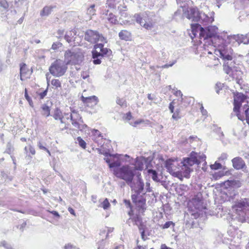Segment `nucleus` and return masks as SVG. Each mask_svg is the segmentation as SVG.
<instances>
[{"label":"nucleus","instance_id":"1","mask_svg":"<svg viewBox=\"0 0 249 249\" xmlns=\"http://www.w3.org/2000/svg\"><path fill=\"white\" fill-rule=\"evenodd\" d=\"M104 160L110 168H113V174L118 178L124 180L128 185H131L135 172L132 166L128 165L120 167L122 161L120 157H105Z\"/></svg>","mask_w":249,"mask_h":249},{"label":"nucleus","instance_id":"2","mask_svg":"<svg viewBox=\"0 0 249 249\" xmlns=\"http://www.w3.org/2000/svg\"><path fill=\"white\" fill-rule=\"evenodd\" d=\"M197 157H188L183 159L182 161H180L181 166V171H178L179 175H184V177L187 178H190V174L192 171L190 167L195 164L198 165L200 162L197 159Z\"/></svg>","mask_w":249,"mask_h":249},{"label":"nucleus","instance_id":"3","mask_svg":"<svg viewBox=\"0 0 249 249\" xmlns=\"http://www.w3.org/2000/svg\"><path fill=\"white\" fill-rule=\"evenodd\" d=\"M67 66L61 59H56L49 67V71L54 76L60 77L65 74Z\"/></svg>","mask_w":249,"mask_h":249},{"label":"nucleus","instance_id":"4","mask_svg":"<svg viewBox=\"0 0 249 249\" xmlns=\"http://www.w3.org/2000/svg\"><path fill=\"white\" fill-rule=\"evenodd\" d=\"M178 158H171L167 160L165 162V167L167 170L178 178L184 177V175H179L178 171H181V166L180 161Z\"/></svg>","mask_w":249,"mask_h":249},{"label":"nucleus","instance_id":"5","mask_svg":"<svg viewBox=\"0 0 249 249\" xmlns=\"http://www.w3.org/2000/svg\"><path fill=\"white\" fill-rule=\"evenodd\" d=\"M247 99V97L241 93H237L235 95L234 98L233 111L236 113L238 118L242 121H244L245 118L244 116L240 113V108L243 103L246 102L248 104V101Z\"/></svg>","mask_w":249,"mask_h":249},{"label":"nucleus","instance_id":"6","mask_svg":"<svg viewBox=\"0 0 249 249\" xmlns=\"http://www.w3.org/2000/svg\"><path fill=\"white\" fill-rule=\"evenodd\" d=\"M95 50L92 52V58L95 59L99 56H109L112 54V51L110 49L107 48H104V45L102 43H98L94 45Z\"/></svg>","mask_w":249,"mask_h":249},{"label":"nucleus","instance_id":"7","mask_svg":"<svg viewBox=\"0 0 249 249\" xmlns=\"http://www.w3.org/2000/svg\"><path fill=\"white\" fill-rule=\"evenodd\" d=\"M85 38L87 41L91 43H96L100 39L101 41L107 43V40L105 37L100 36L97 31L92 30H88L86 31Z\"/></svg>","mask_w":249,"mask_h":249},{"label":"nucleus","instance_id":"8","mask_svg":"<svg viewBox=\"0 0 249 249\" xmlns=\"http://www.w3.org/2000/svg\"><path fill=\"white\" fill-rule=\"evenodd\" d=\"M134 17L136 21L145 29L150 30L153 27L152 20L148 16L136 14Z\"/></svg>","mask_w":249,"mask_h":249},{"label":"nucleus","instance_id":"9","mask_svg":"<svg viewBox=\"0 0 249 249\" xmlns=\"http://www.w3.org/2000/svg\"><path fill=\"white\" fill-rule=\"evenodd\" d=\"M185 14L187 18L194 21H201V14L196 7H191L185 12Z\"/></svg>","mask_w":249,"mask_h":249},{"label":"nucleus","instance_id":"10","mask_svg":"<svg viewBox=\"0 0 249 249\" xmlns=\"http://www.w3.org/2000/svg\"><path fill=\"white\" fill-rule=\"evenodd\" d=\"M64 57L67 62L66 64L75 65L78 63L79 55L70 50H67L64 53Z\"/></svg>","mask_w":249,"mask_h":249},{"label":"nucleus","instance_id":"11","mask_svg":"<svg viewBox=\"0 0 249 249\" xmlns=\"http://www.w3.org/2000/svg\"><path fill=\"white\" fill-rule=\"evenodd\" d=\"M71 124L74 127L79 128L80 124L81 123H83L82 117L79 114L77 111L71 108Z\"/></svg>","mask_w":249,"mask_h":249},{"label":"nucleus","instance_id":"12","mask_svg":"<svg viewBox=\"0 0 249 249\" xmlns=\"http://www.w3.org/2000/svg\"><path fill=\"white\" fill-rule=\"evenodd\" d=\"M176 99H174L169 105V109L171 113H173L172 118L175 121H178L181 117V113L180 109L179 108L177 109L174 111L175 105L176 104Z\"/></svg>","mask_w":249,"mask_h":249},{"label":"nucleus","instance_id":"13","mask_svg":"<svg viewBox=\"0 0 249 249\" xmlns=\"http://www.w3.org/2000/svg\"><path fill=\"white\" fill-rule=\"evenodd\" d=\"M81 99L85 105L90 107L96 106L99 101L97 97L95 95L88 97H85L82 95L81 97Z\"/></svg>","mask_w":249,"mask_h":249},{"label":"nucleus","instance_id":"14","mask_svg":"<svg viewBox=\"0 0 249 249\" xmlns=\"http://www.w3.org/2000/svg\"><path fill=\"white\" fill-rule=\"evenodd\" d=\"M30 72L27 66L25 63L20 64V80L23 81L29 78Z\"/></svg>","mask_w":249,"mask_h":249},{"label":"nucleus","instance_id":"15","mask_svg":"<svg viewBox=\"0 0 249 249\" xmlns=\"http://www.w3.org/2000/svg\"><path fill=\"white\" fill-rule=\"evenodd\" d=\"M145 163V160L144 157H137L134 164V166H132L135 170H142L144 168V165Z\"/></svg>","mask_w":249,"mask_h":249},{"label":"nucleus","instance_id":"16","mask_svg":"<svg viewBox=\"0 0 249 249\" xmlns=\"http://www.w3.org/2000/svg\"><path fill=\"white\" fill-rule=\"evenodd\" d=\"M132 194L131 196L132 200L133 203L136 204L141 203L142 204L145 202V199L142 197L141 193L136 192L135 191H132Z\"/></svg>","mask_w":249,"mask_h":249},{"label":"nucleus","instance_id":"17","mask_svg":"<svg viewBox=\"0 0 249 249\" xmlns=\"http://www.w3.org/2000/svg\"><path fill=\"white\" fill-rule=\"evenodd\" d=\"M233 167L237 169H243L245 166V163L239 157H236L232 160Z\"/></svg>","mask_w":249,"mask_h":249},{"label":"nucleus","instance_id":"18","mask_svg":"<svg viewBox=\"0 0 249 249\" xmlns=\"http://www.w3.org/2000/svg\"><path fill=\"white\" fill-rule=\"evenodd\" d=\"M130 185L132 188V191H135L142 194V195L144 194L142 193L144 188V183L140 178H138L136 187H133L132 184Z\"/></svg>","mask_w":249,"mask_h":249},{"label":"nucleus","instance_id":"19","mask_svg":"<svg viewBox=\"0 0 249 249\" xmlns=\"http://www.w3.org/2000/svg\"><path fill=\"white\" fill-rule=\"evenodd\" d=\"M119 36L121 40L129 41L131 39V34L127 30H123L119 32Z\"/></svg>","mask_w":249,"mask_h":249},{"label":"nucleus","instance_id":"20","mask_svg":"<svg viewBox=\"0 0 249 249\" xmlns=\"http://www.w3.org/2000/svg\"><path fill=\"white\" fill-rule=\"evenodd\" d=\"M51 108L47 105L44 104L40 107V113L42 116L48 117L50 115Z\"/></svg>","mask_w":249,"mask_h":249},{"label":"nucleus","instance_id":"21","mask_svg":"<svg viewBox=\"0 0 249 249\" xmlns=\"http://www.w3.org/2000/svg\"><path fill=\"white\" fill-rule=\"evenodd\" d=\"M199 36L201 38H203L204 39L211 37L212 35L210 33L208 29H204L202 27H200Z\"/></svg>","mask_w":249,"mask_h":249},{"label":"nucleus","instance_id":"22","mask_svg":"<svg viewBox=\"0 0 249 249\" xmlns=\"http://www.w3.org/2000/svg\"><path fill=\"white\" fill-rule=\"evenodd\" d=\"M236 207L241 210L246 209L248 207H249V198H245L242 201H241L236 204Z\"/></svg>","mask_w":249,"mask_h":249},{"label":"nucleus","instance_id":"23","mask_svg":"<svg viewBox=\"0 0 249 249\" xmlns=\"http://www.w3.org/2000/svg\"><path fill=\"white\" fill-rule=\"evenodd\" d=\"M55 6H45L41 11L40 15L42 17L47 16L50 14Z\"/></svg>","mask_w":249,"mask_h":249},{"label":"nucleus","instance_id":"24","mask_svg":"<svg viewBox=\"0 0 249 249\" xmlns=\"http://www.w3.org/2000/svg\"><path fill=\"white\" fill-rule=\"evenodd\" d=\"M147 172L153 180L156 182H159L160 181V179L159 178L156 171L153 169H148Z\"/></svg>","mask_w":249,"mask_h":249},{"label":"nucleus","instance_id":"25","mask_svg":"<svg viewBox=\"0 0 249 249\" xmlns=\"http://www.w3.org/2000/svg\"><path fill=\"white\" fill-rule=\"evenodd\" d=\"M203 16L204 17V18H202V17L201 16V20H202V23L205 25H208L209 24L212 23L214 19L212 17H209L207 15H205L204 14H203Z\"/></svg>","mask_w":249,"mask_h":249},{"label":"nucleus","instance_id":"26","mask_svg":"<svg viewBox=\"0 0 249 249\" xmlns=\"http://www.w3.org/2000/svg\"><path fill=\"white\" fill-rule=\"evenodd\" d=\"M243 109L244 110V113L241 114L242 115L244 116V120L247 121V123L249 124V106L248 104H245L243 107Z\"/></svg>","mask_w":249,"mask_h":249},{"label":"nucleus","instance_id":"27","mask_svg":"<svg viewBox=\"0 0 249 249\" xmlns=\"http://www.w3.org/2000/svg\"><path fill=\"white\" fill-rule=\"evenodd\" d=\"M67 120H65L64 117L63 116L62 117V119L58 120L60 121V124H62V128L61 129L64 130L67 129L69 128V124L68 122V120H69V117H67L66 118Z\"/></svg>","mask_w":249,"mask_h":249},{"label":"nucleus","instance_id":"28","mask_svg":"<svg viewBox=\"0 0 249 249\" xmlns=\"http://www.w3.org/2000/svg\"><path fill=\"white\" fill-rule=\"evenodd\" d=\"M107 19L108 21L112 24H116L118 22L117 17L111 13L109 14Z\"/></svg>","mask_w":249,"mask_h":249},{"label":"nucleus","instance_id":"29","mask_svg":"<svg viewBox=\"0 0 249 249\" xmlns=\"http://www.w3.org/2000/svg\"><path fill=\"white\" fill-rule=\"evenodd\" d=\"M63 116V113L59 109L56 108L55 109L53 114V117L55 120L62 119Z\"/></svg>","mask_w":249,"mask_h":249},{"label":"nucleus","instance_id":"30","mask_svg":"<svg viewBox=\"0 0 249 249\" xmlns=\"http://www.w3.org/2000/svg\"><path fill=\"white\" fill-rule=\"evenodd\" d=\"M25 150L26 151V154L27 155H35L36 153V151L34 148L31 145H28L25 146Z\"/></svg>","mask_w":249,"mask_h":249},{"label":"nucleus","instance_id":"31","mask_svg":"<svg viewBox=\"0 0 249 249\" xmlns=\"http://www.w3.org/2000/svg\"><path fill=\"white\" fill-rule=\"evenodd\" d=\"M51 84L55 89L61 88V82L59 79H52L51 81Z\"/></svg>","mask_w":249,"mask_h":249},{"label":"nucleus","instance_id":"32","mask_svg":"<svg viewBox=\"0 0 249 249\" xmlns=\"http://www.w3.org/2000/svg\"><path fill=\"white\" fill-rule=\"evenodd\" d=\"M73 37L72 33L71 31L67 32L64 36V38L69 43L73 41Z\"/></svg>","mask_w":249,"mask_h":249},{"label":"nucleus","instance_id":"33","mask_svg":"<svg viewBox=\"0 0 249 249\" xmlns=\"http://www.w3.org/2000/svg\"><path fill=\"white\" fill-rule=\"evenodd\" d=\"M171 226H172V228H174L175 226V223L171 221H167L164 224L160 226L162 229H166Z\"/></svg>","mask_w":249,"mask_h":249},{"label":"nucleus","instance_id":"34","mask_svg":"<svg viewBox=\"0 0 249 249\" xmlns=\"http://www.w3.org/2000/svg\"><path fill=\"white\" fill-rule=\"evenodd\" d=\"M110 203L107 198H105L101 203L100 207H102L104 210H107L110 207Z\"/></svg>","mask_w":249,"mask_h":249},{"label":"nucleus","instance_id":"35","mask_svg":"<svg viewBox=\"0 0 249 249\" xmlns=\"http://www.w3.org/2000/svg\"><path fill=\"white\" fill-rule=\"evenodd\" d=\"M77 141H78V144L80 147L83 149H85L86 148L87 143L81 137H78L77 138Z\"/></svg>","mask_w":249,"mask_h":249},{"label":"nucleus","instance_id":"36","mask_svg":"<svg viewBox=\"0 0 249 249\" xmlns=\"http://www.w3.org/2000/svg\"><path fill=\"white\" fill-rule=\"evenodd\" d=\"M200 27H201L200 25L197 23L191 24V29L192 32L195 36L196 35V33L197 32V30L198 29H200Z\"/></svg>","mask_w":249,"mask_h":249},{"label":"nucleus","instance_id":"37","mask_svg":"<svg viewBox=\"0 0 249 249\" xmlns=\"http://www.w3.org/2000/svg\"><path fill=\"white\" fill-rule=\"evenodd\" d=\"M189 144H191L194 142H197L200 141V139L196 136H190L188 138Z\"/></svg>","mask_w":249,"mask_h":249},{"label":"nucleus","instance_id":"38","mask_svg":"<svg viewBox=\"0 0 249 249\" xmlns=\"http://www.w3.org/2000/svg\"><path fill=\"white\" fill-rule=\"evenodd\" d=\"M188 140V138H186L184 136H182L179 141V144L181 145H186L189 144V141Z\"/></svg>","mask_w":249,"mask_h":249},{"label":"nucleus","instance_id":"39","mask_svg":"<svg viewBox=\"0 0 249 249\" xmlns=\"http://www.w3.org/2000/svg\"><path fill=\"white\" fill-rule=\"evenodd\" d=\"M62 46V44L59 42H53L52 45L51 49L55 51Z\"/></svg>","mask_w":249,"mask_h":249},{"label":"nucleus","instance_id":"40","mask_svg":"<svg viewBox=\"0 0 249 249\" xmlns=\"http://www.w3.org/2000/svg\"><path fill=\"white\" fill-rule=\"evenodd\" d=\"M0 246L3 247L5 249H14L13 247L5 241H1Z\"/></svg>","mask_w":249,"mask_h":249},{"label":"nucleus","instance_id":"41","mask_svg":"<svg viewBox=\"0 0 249 249\" xmlns=\"http://www.w3.org/2000/svg\"><path fill=\"white\" fill-rule=\"evenodd\" d=\"M233 39L236 40L239 44L242 43L243 35H234L232 37Z\"/></svg>","mask_w":249,"mask_h":249},{"label":"nucleus","instance_id":"42","mask_svg":"<svg viewBox=\"0 0 249 249\" xmlns=\"http://www.w3.org/2000/svg\"><path fill=\"white\" fill-rule=\"evenodd\" d=\"M210 167L213 170H217L222 168V165L217 161H215L213 164H211Z\"/></svg>","mask_w":249,"mask_h":249},{"label":"nucleus","instance_id":"43","mask_svg":"<svg viewBox=\"0 0 249 249\" xmlns=\"http://www.w3.org/2000/svg\"><path fill=\"white\" fill-rule=\"evenodd\" d=\"M223 69L227 74H229L232 70L231 67L229 66L228 63L224 64Z\"/></svg>","mask_w":249,"mask_h":249},{"label":"nucleus","instance_id":"44","mask_svg":"<svg viewBox=\"0 0 249 249\" xmlns=\"http://www.w3.org/2000/svg\"><path fill=\"white\" fill-rule=\"evenodd\" d=\"M91 132L95 138L102 137L101 132L97 129H93Z\"/></svg>","mask_w":249,"mask_h":249},{"label":"nucleus","instance_id":"45","mask_svg":"<svg viewBox=\"0 0 249 249\" xmlns=\"http://www.w3.org/2000/svg\"><path fill=\"white\" fill-rule=\"evenodd\" d=\"M220 57H221L223 59L228 60H231L232 59V57L231 55L230 54H227L225 55L223 53L220 51Z\"/></svg>","mask_w":249,"mask_h":249},{"label":"nucleus","instance_id":"46","mask_svg":"<svg viewBox=\"0 0 249 249\" xmlns=\"http://www.w3.org/2000/svg\"><path fill=\"white\" fill-rule=\"evenodd\" d=\"M242 43L245 44H249V33L245 35H243Z\"/></svg>","mask_w":249,"mask_h":249},{"label":"nucleus","instance_id":"47","mask_svg":"<svg viewBox=\"0 0 249 249\" xmlns=\"http://www.w3.org/2000/svg\"><path fill=\"white\" fill-rule=\"evenodd\" d=\"M116 102L121 107L126 106V102L125 100H124L123 99H118Z\"/></svg>","mask_w":249,"mask_h":249},{"label":"nucleus","instance_id":"48","mask_svg":"<svg viewBox=\"0 0 249 249\" xmlns=\"http://www.w3.org/2000/svg\"><path fill=\"white\" fill-rule=\"evenodd\" d=\"M0 5L4 9H7L9 7V4L5 0H0Z\"/></svg>","mask_w":249,"mask_h":249},{"label":"nucleus","instance_id":"49","mask_svg":"<svg viewBox=\"0 0 249 249\" xmlns=\"http://www.w3.org/2000/svg\"><path fill=\"white\" fill-rule=\"evenodd\" d=\"M47 92L48 89H47L42 92L37 93V94L39 95L40 99H42L47 95Z\"/></svg>","mask_w":249,"mask_h":249},{"label":"nucleus","instance_id":"50","mask_svg":"<svg viewBox=\"0 0 249 249\" xmlns=\"http://www.w3.org/2000/svg\"><path fill=\"white\" fill-rule=\"evenodd\" d=\"M174 94L177 96V97H179L180 98V102H182V100H183V98H182V92H181L180 90H177L174 93Z\"/></svg>","mask_w":249,"mask_h":249},{"label":"nucleus","instance_id":"51","mask_svg":"<svg viewBox=\"0 0 249 249\" xmlns=\"http://www.w3.org/2000/svg\"><path fill=\"white\" fill-rule=\"evenodd\" d=\"M95 4H92L90 5V7L88 9V11L89 12V13L91 15H94L95 13Z\"/></svg>","mask_w":249,"mask_h":249},{"label":"nucleus","instance_id":"52","mask_svg":"<svg viewBox=\"0 0 249 249\" xmlns=\"http://www.w3.org/2000/svg\"><path fill=\"white\" fill-rule=\"evenodd\" d=\"M144 122V121L143 119H139L130 124L134 127H136L137 125L143 123Z\"/></svg>","mask_w":249,"mask_h":249},{"label":"nucleus","instance_id":"53","mask_svg":"<svg viewBox=\"0 0 249 249\" xmlns=\"http://www.w3.org/2000/svg\"><path fill=\"white\" fill-rule=\"evenodd\" d=\"M124 118L125 120L127 121H130V120H131L132 119V116L131 112L129 111L128 112L126 113L125 114Z\"/></svg>","mask_w":249,"mask_h":249},{"label":"nucleus","instance_id":"54","mask_svg":"<svg viewBox=\"0 0 249 249\" xmlns=\"http://www.w3.org/2000/svg\"><path fill=\"white\" fill-rule=\"evenodd\" d=\"M105 243V241L103 239H102L101 243L99 245L98 249H105V247H104Z\"/></svg>","mask_w":249,"mask_h":249},{"label":"nucleus","instance_id":"55","mask_svg":"<svg viewBox=\"0 0 249 249\" xmlns=\"http://www.w3.org/2000/svg\"><path fill=\"white\" fill-rule=\"evenodd\" d=\"M100 154H103L105 156H119L118 154H115V155H111V154H110L109 153V150L106 151L105 152H101Z\"/></svg>","mask_w":249,"mask_h":249},{"label":"nucleus","instance_id":"56","mask_svg":"<svg viewBox=\"0 0 249 249\" xmlns=\"http://www.w3.org/2000/svg\"><path fill=\"white\" fill-rule=\"evenodd\" d=\"M65 249H79L75 247H73L71 245L68 244V245H65Z\"/></svg>","mask_w":249,"mask_h":249},{"label":"nucleus","instance_id":"57","mask_svg":"<svg viewBox=\"0 0 249 249\" xmlns=\"http://www.w3.org/2000/svg\"><path fill=\"white\" fill-rule=\"evenodd\" d=\"M24 95H25V97L26 98V99L28 101V100H30V99H31L30 96L28 95V92H27V89H25V91H24Z\"/></svg>","mask_w":249,"mask_h":249},{"label":"nucleus","instance_id":"58","mask_svg":"<svg viewBox=\"0 0 249 249\" xmlns=\"http://www.w3.org/2000/svg\"><path fill=\"white\" fill-rule=\"evenodd\" d=\"M93 63L95 65L100 64L101 63V61L98 58H96L93 60Z\"/></svg>","mask_w":249,"mask_h":249},{"label":"nucleus","instance_id":"59","mask_svg":"<svg viewBox=\"0 0 249 249\" xmlns=\"http://www.w3.org/2000/svg\"><path fill=\"white\" fill-rule=\"evenodd\" d=\"M174 64H175V62H173V63H172L171 64H165V65H164L162 66L161 67V68H162V69L168 68L169 67L172 66Z\"/></svg>","mask_w":249,"mask_h":249},{"label":"nucleus","instance_id":"60","mask_svg":"<svg viewBox=\"0 0 249 249\" xmlns=\"http://www.w3.org/2000/svg\"><path fill=\"white\" fill-rule=\"evenodd\" d=\"M39 145V148H40V149H43V150H44L47 151V152H48L49 154H50L49 151V150H48V149H47L45 147H44V146H43V145L41 144V143L40 142H39V145Z\"/></svg>","mask_w":249,"mask_h":249},{"label":"nucleus","instance_id":"61","mask_svg":"<svg viewBox=\"0 0 249 249\" xmlns=\"http://www.w3.org/2000/svg\"><path fill=\"white\" fill-rule=\"evenodd\" d=\"M49 212L57 217H60V215L58 213L55 211H49Z\"/></svg>","mask_w":249,"mask_h":249},{"label":"nucleus","instance_id":"62","mask_svg":"<svg viewBox=\"0 0 249 249\" xmlns=\"http://www.w3.org/2000/svg\"><path fill=\"white\" fill-rule=\"evenodd\" d=\"M200 109H201V111L202 112V114L204 115H207V111L206 110H205L204 108V107H203V106L202 105L201 107H200Z\"/></svg>","mask_w":249,"mask_h":249},{"label":"nucleus","instance_id":"63","mask_svg":"<svg viewBox=\"0 0 249 249\" xmlns=\"http://www.w3.org/2000/svg\"><path fill=\"white\" fill-rule=\"evenodd\" d=\"M68 211L72 215H75L74 210L71 207L68 208Z\"/></svg>","mask_w":249,"mask_h":249},{"label":"nucleus","instance_id":"64","mask_svg":"<svg viewBox=\"0 0 249 249\" xmlns=\"http://www.w3.org/2000/svg\"><path fill=\"white\" fill-rule=\"evenodd\" d=\"M160 249H173L172 248L167 247L165 244H162Z\"/></svg>","mask_w":249,"mask_h":249}]
</instances>
